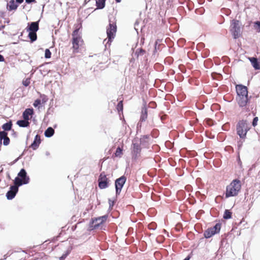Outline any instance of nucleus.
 <instances>
[{
	"label": "nucleus",
	"instance_id": "nucleus-6",
	"mask_svg": "<svg viewBox=\"0 0 260 260\" xmlns=\"http://www.w3.org/2000/svg\"><path fill=\"white\" fill-rule=\"evenodd\" d=\"M117 30V26L116 23L109 21V24L107 29V37L108 38V42H111L115 36Z\"/></svg>",
	"mask_w": 260,
	"mask_h": 260
},
{
	"label": "nucleus",
	"instance_id": "nucleus-39",
	"mask_svg": "<svg viewBox=\"0 0 260 260\" xmlns=\"http://www.w3.org/2000/svg\"><path fill=\"white\" fill-rule=\"evenodd\" d=\"M16 2L18 4H21L23 3V0H16Z\"/></svg>",
	"mask_w": 260,
	"mask_h": 260
},
{
	"label": "nucleus",
	"instance_id": "nucleus-42",
	"mask_svg": "<svg viewBox=\"0 0 260 260\" xmlns=\"http://www.w3.org/2000/svg\"><path fill=\"white\" fill-rule=\"evenodd\" d=\"M141 52H143V53H144V52H145V51H144V50H142V49H141Z\"/></svg>",
	"mask_w": 260,
	"mask_h": 260
},
{
	"label": "nucleus",
	"instance_id": "nucleus-14",
	"mask_svg": "<svg viewBox=\"0 0 260 260\" xmlns=\"http://www.w3.org/2000/svg\"><path fill=\"white\" fill-rule=\"evenodd\" d=\"M132 146V153L136 157L140 154L141 151V145L139 143H133Z\"/></svg>",
	"mask_w": 260,
	"mask_h": 260
},
{
	"label": "nucleus",
	"instance_id": "nucleus-25",
	"mask_svg": "<svg viewBox=\"0 0 260 260\" xmlns=\"http://www.w3.org/2000/svg\"><path fill=\"white\" fill-rule=\"evenodd\" d=\"M37 31H29L28 37L31 42L35 41L37 39Z\"/></svg>",
	"mask_w": 260,
	"mask_h": 260
},
{
	"label": "nucleus",
	"instance_id": "nucleus-23",
	"mask_svg": "<svg viewBox=\"0 0 260 260\" xmlns=\"http://www.w3.org/2000/svg\"><path fill=\"white\" fill-rule=\"evenodd\" d=\"M12 126V123L11 121H9V122H7L5 124H4L2 125V128L4 129L3 131H8L11 130Z\"/></svg>",
	"mask_w": 260,
	"mask_h": 260
},
{
	"label": "nucleus",
	"instance_id": "nucleus-41",
	"mask_svg": "<svg viewBox=\"0 0 260 260\" xmlns=\"http://www.w3.org/2000/svg\"><path fill=\"white\" fill-rule=\"evenodd\" d=\"M117 3H120L121 0H115Z\"/></svg>",
	"mask_w": 260,
	"mask_h": 260
},
{
	"label": "nucleus",
	"instance_id": "nucleus-5",
	"mask_svg": "<svg viewBox=\"0 0 260 260\" xmlns=\"http://www.w3.org/2000/svg\"><path fill=\"white\" fill-rule=\"evenodd\" d=\"M230 31L234 39L239 38L241 35L240 21L238 20L233 19L231 24Z\"/></svg>",
	"mask_w": 260,
	"mask_h": 260
},
{
	"label": "nucleus",
	"instance_id": "nucleus-40",
	"mask_svg": "<svg viewBox=\"0 0 260 260\" xmlns=\"http://www.w3.org/2000/svg\"><path fill=\"white\" fill-rule=\"evenodd\" d=\"M190 258V257L188 256L187 257H186L184 260H189Z\"/></svg>",
	"mask_w": 260,
	"mask_h": 260
},
{
	"label": "nucleus",
	"instance_id": "nucleus-1",
	"mask_svg": "<svg viewBox=\"0 0 260 260\" xmlns=\"http://www.w3.org/2000/svg\"><path fill=\"white\" fill-rule=\"evenodd\" d=\"M250 129V124L246 119L240 120L237 123L236 127V133L240 138V140L237 142L238 149H240L242 148L243 143L247 138V132Z\"/></svg>",
	"mask_w": 260,
	"mask_h": 260
},
{
	"label": "nucleus",
	"instance_id": "nucleus-34",
	"mask_svg": "<svg viewBox=\"0 0 260 260\" xmlns=\"http://www.w3.org/2000/svg\"><path fill=\"white\" fill-rule=\"evenodd\" d=\"M22 84L25 87L28 86L30 84V79L29 78H27L25 80H23L22 81Z\"/></svg>",
	"mask_w": 260,
	"mask_h": 260
},
{
	"label": "nucleus",
	"instance_id": "nucleus-17",
	"mask_svg": "<svg viewBox=\"0 0 260 260\" xmlns=\"http://www.w3.org/2000/svg\"><path fill=\"white\" fill-rule=\"evenodd\" d=\"M39 28V21L32 22L29 25L27 30L28 31H37Z\"/></svg>",
	"mask_w": 260,
	"mask_h": 260
},
{
	"label": "nucleus",
	"instance_id": "nucleus-8",
	"mask_svg": "<svg viewBox=\"0 0 260 260\" xmlns=\"http://www.w3.org/2000/svg\"><path fill=\"white\" fill-rule=\"evenodd\" d=\"M99 187L101 189H104L108 187V179L104 172L101 173L98 179Z\"/></svg>",
	"mask_w": 260,
	"mask_h": 260
},
{
	"label": "nucleus",
	"instance_id": "nucleus-31",
	"mask_svg": "<svg viewBox=\"0 0 260 260\" xmlns=\"http://www.w3.org/2000/svg\"><path fill=\"white\" fill-rule=\"evenodd\" d=\"M117 110L120 112V111H122L123 110V103H122V101H120L117 105Z\"/></svg>",
	"mask_w": 260,
	"mask_h": 260
},
{
	"label": "nucleus",
	"instance_id": "nucleus-13",
	"mask_svg": "<svg viewBox=\"0 0 260 260\" xmlns=\"http://www.w3.org/2000/svg\"><path fill=\"white\" fill-rule=\"evenodd\" d=\"M237 101L238 105L241 107H245L249 101L248 95L238 96Z\"/></svg>",
	"mask_w": 260,
	"mask_h": 260
},
{
	"label": "nucleus",
	"instance_id": "nucleus-16",
	"mask_svg": "<svg viewBox=\"0 0 260 260\" xmlns=\"http://www.w3.org/2000/svg\"><path fill=\"white\" fill-rule=\"evenodd\" d=\"M34 114V110L32 108H27L23 112L22 116L24 119L27 121L29 119V116Z\"/></svg>",
	"mask_w": 260,
	"mask_h": 260
},
{
	"label": "nucleus",
	"instance_id": "nucleus-43",
	"mask_svg": "<svg viewBox=\"0 0 260 260\" xmlns=\"http://www.w3.org/2000/svg\"><path fill=\"white\" fill-rule=\"evenodd\" d=\"M106 2V0H105V2Z\"/></svg>",
	"mask_w": 260,
	"mask_h": 260
},
{
	"label": "nucleus",
	"instance_id": "nucleus-4",
	"mask_svg": "<svg viewBox=\"0 0 260 260\" xmlns=\"http://www.w3.org/2000/svg\"><path fill=\"white\" fill-rule=\"evenodd\" d=\"M29 178L26 175V172L24 169H22L16 177L14 183L17 186H21L23 184H27L29 182Z\"/></svg>",
	"mask_w": 260,
	"mask_h": 260
},
{
	"label": "nucleus",
	"instance_id": "nucleus-18",
	"mask_svg": "<svg viewBox=\"0 0 260 260\" xmlns=\"http://www.w3.org/2000/svg\"><path fill=\"white\" fill-rule=\"evenodd\" d=\"M2 140H3V144L5 146L8 145L10 143V140L8 137V133L5 131H1Z\"/></svg>",
	"mask_w": 260,
	"mask_h": 260
},
{
	"label": "nucleus",
	"instance_id": "nucleus-35",
	"mask_svg": "<svg viewBox=\"0 0 260 260\" xmlns=\"http://www.w3.org/2000/svg\"><path fill=\"white\" fill-rule=\"evenodd\" d=\"M258 121V118L257 117H255L252 121V125L253 127L256 126L257 125V122Z\"/></svg>",
	"mask_w": 260,
	"mask_h": 260
},
{
	"label": "nucleus",
	"instance_id": "nucleus-9",
	"mask_svg": "<svg viewBox=\"0 0 260 260\" xmlns=\"http://www.w3.org/2000/svg\"><path fill=\"white\" fill-rule=\"evenodd\" d=\"M126 180V178L124 176H122L116 180L115 184L116 194L120 193Z\"/></svg>",
	"mask_w": 260,
	"mask_h": 260
},
{
	"label": "nucleus",
	"instance_id": "nucleus-27",
	"mask_svg": "<svg viewBox=\"0 0 260 260\" xmlns=\"http://www.w3.org/2000/svg\"><path fill=\"white\" fill-rule=\"evenodd\" d=\"M122 151H123V149L122 148H121L120 147H118L116 150V152H115L114 153V156L115 157H121L123 153H122Z\"/></svg>",
	"mask_w": 260,
	"mask_h": 260
},
{
	"label": "nucleus",
	"instance_id": "nucleus-20",
	"mask_svg": "<svg viewBox=\"0 0 260 260\" xmlns=\"http://www.w3.org/2000/svg\"><path fill=\"white\" fill-rule=\"evenodd\" d=\"M250 61L251 62L253 67L255 70L260 69V64L257 60V59L255 57H250L249 58Z\"/></svg>",
	"mask_w": 260,
	"mask_h": 260
},
{
	"label": "nucleus",
	"instance_id": "nucleus-21",
	"mask_svg": "<svg viewBox=\"0 0 260 260\" xmlns=\"http://www.w3.org/2000/svg\"><path fill=\"white\" fill-rule=\"evenodd\" d=\"M17 124L20 127H25L29 125V122L25 119L18 120L16 122Z\"/></svg>",
	"mask_w": 260,
	"mask_h": 260
},
{
	"label": "nucleus",
	"instance_id": "nucleus-7",
	"mask_svg": "<svg viewBox=\"0 0 260 260\" xmlns=\"http://www.w3.org/2000/svg\"><path fill=\"white\" fill-rule=\"evenodd\" d=\"M221 228V224L219 223H216L214 226L208 229L204 233L206 238H209L212 236L219 232Z\"/></svg>",
	"mask_w": 260,
	"mask_h": 260
},
{
	"label": "nucleus",
	"instance_id": "nucleus-2",
	"mask_svg": "<svg viewBox=\"0 0 260 260\" xmlns=\"http://www.w3.org/2000/svg\"><path fill=\"white\" fill-rule=\"evenodd\" d=\"M241 188V181L238 179L233 180L231 183L226 186L225 193V198L237 196Z\"/></svg>",
	"mask_w": 260,
	"mask_h": 260
},
{
	"label": "nucleus",
	"instance_id": "nucleus-3",
	"mask_svg": "<svg viewBox=\"0 0 260 260\" xmlns=\"http://www.w3.org/2000/svg\"><path fill=\"white\" fill-rule=\"evenodd\" d=\"M82 28L81 23L78 24L72 33V44L74 52H78L80 43L83 42L80 30Z\"/></svg>",
	"mask_w": 260,
	"mask_h": 260
},
{
	"label": "nucleus",
	"instance_id": "nucleus-30",
	"mask_svg": "<svg viewBox=\"0 0 260 260\" xmlns=\"http://www.w3.org/2000/svg\"><path fill=\"white\" fill-rule=\"evenodd\" d=\"M51 56V52L49 49H46L45 51V57L46 58H50Z\"/></svg>",
	"mask_w": 260,
	"mask_h": 260
},
{
	"label": "nucleus",
	"instance_id": "nucleus-15",
	"mask_svg": "<svg viewBox=\"0 0 260 260\" xmlns=\"http://www.w3.org/2000/svg\"><path fill=\"white\" fill-rule=\"evenodd\" d=\"M40 143H41L40 136L38 135H37L35 137V139L33 143L30 146V147H31L33 150H36L38 148Z\"/></svg>",
	"mask_w": 260,
	"mask_h": 260
},
{
	"label": "nucleus",
	"instance_id": "nucleus-33",
	"mask_svg": "<svg viewBox=\"0 0 260 260\" xmlns=\"http://www.w3.org/2000/svg\"><path fill=\"white\" fill-rule=\"evenodd\" d=\"M41 104H44L46 103V102L47 101L48 99L47 98V96L45 95H41Z\"/></svg>",
	"mask_w": 260,
	"mask_h": 260
},
{
	"label": "nucleus",
	"instance_id": "nucleus-19",
	"mask_svg": "<svg viewBox=\"0 0 260 260\" xmlns=\"http://www.w3.org/2000/svg\"><path fill=\"white\" fill-rule=\"evenodd\" d=\"M18 7L14 0H10L7 5V8L9 11L16 10Z\"/></svg>",
	"mask_w": 260,
	"mask_h": 260
},
{
	"label": "nucleus",
	"instance_id": "nucleus-28",
	"mask_svg": "<svg viewBox=\"0 0 260 260\" xmlns=\"http://www.w3.org/2000/svg\"><path fill=\"white\" fill-rule=\"evenodd\" d=\"M232 217V212L229 210H225L223 214V218L225 219H230Z\"/></svg>",
	"mask_w": 260,
	"mask_h": 260
},
{
	"label": "nucleus",
	"instance_id": "nucleus-10",
	"mask_svg": "<svg viewBox=\"0 0 260 260\" xmlns=\"http://www.w3.org/2000/svg\"><path fill=\"white\" fill-rule=\"evenodd\" d=\"M108 218V215H104L92 220L94 229H97L101 224L105 222Z\"/></svg>",
	"mask_w": 260,
	"mask_h": 260
},
{
	"label": "nucleus",
	"instance_id": "nucleus-12",
	"mask_svg": "<svg viewBox=\"0 0 260 260\" xmlns=\"http://www.w3.org/2000/svg\"><path fill=\"white\" fill-rule=\"evenodd\" d=\"M236 91L238 96L248 95V90L246 86L238 85L236 86Z\"/></svg>",
	"mask_w": 260,
	"mask_h": 260
},
{
	"label": "nucleus",
	"instance_id": "nucleus-37",
	"mask_svg": "<svg viewBox=\"0 0 260 260\" xmlns=\"http://www.w3.org/2000/svg\"><path fill=\"white\" fill-rule=\"evenodd\" d=\"M26 3L29 4L32 2H35V0H25Z\"/></svg>",
	"mask_w": 260,
	"mask_h": 260
},
{
	"label": "nucleus",
	"instance_id": "nucleus-26",
	"mask_svg": "<svg viewBox=\"0 0 260 260\" xmlns=\"http://www.w3.org/2000/svg\"><path fill=\"white\" fill-rule=\"evenodd\" d=\"M147 118V111L146 109H144L142 111V114L140 118L141 121H144Z\"/></svg>",
	"mask_w": 260,
	"mask_h": 260
},
{
	"label": "nucleus",
	"instance_id": "nucleus-11",
	"mask_svg": "<svg viewBox=\"0 0 260 260\" xmlns=\"http://www.w3.org/2000/svg\"><path fill=\"white\" fill-rule=\"evenodd\" d=\"M18 186L14 184V185L10 187V190L6 194V197L8 200H12L15 197L18 191Z\"/></svg>",
	"mask_w": 260,
	"mask_h": 260
},
{
	"label": "nucleus",
	"instance_id": "nucleus-32",
	"mask_svg": "<svg viewBox=\"0 0 260 260\" xmlns=\"http://www.w3.org/2000/svg\"><path fill=\"white\" fill-rule=\"evenodd\" d=\"M254 27L255 29L260 32V21H256L254 23Z\"/></svg>",
	"mask_w": 260,
	"mask_h": 260
},
{
	"label": "nucleus",
	"instance_id": "nucleus-24",
	"mask_svg": "<svg viewBox=\"0 0 260 260\" xmlns=\"http://www.w3.org/2000/svg\"><path fill=\"white\" fill-rule=\"evenodd\" d=\"M96 6L98 9H103L105 7V0H96Z\"/></svg>",
	"mask_w": 260,
	"mask_h": 260
},
{
	"label": "nucleus",
	"instance_id": "nucleus-22",
	"mask_svg": "<svg viewBox=\"0 0 260 260\" xmlns=\"http://www.w3.org/2000/svg\"><path fill=\"white\" fill-rule=\"evenodd\" d=\"M54 130L51 127H48L45 132V136L46 137H50L53 135Z\"/></svg>",
	"mask_w": 260,
	"mask_h": 260
},
{
	"label": "nucleus",
	"instance_id": "nucleus-38",
	"mask_svg": "<svg viewBox=\"0 0 260 260\" xmlns=\"http://www.w3.org/2000/svg\"><path fill=\"white\" fill-rule=\"evenodd\" d=\"M5 60V58L3 55L0 54V61H4Z\"/></svg>",
	"mask_w": 260,
	"mask_h": 260
},
{
	"label": "nucleus",
	"instance_id": "nucleus-29",
	"mask_svg": "<svg viewBox=\"0 0 260 260\" xmlns=\"http://www.w3.org/2000/svg\"><path fill=\"white\" fill-rule=\"evenodd\" d=\"M41 104V99H37L35 101L34 104H33V106L35 107H38L39 108H40L39 106Z\"/></svg>",
	"mask_w": 260,
	"mask_h": 260
},
{
	"label": "nucleus",
	"instance_id": "nucleus-36",
	"mask_svg": "<svg viewBox=\"0 0 260 260\" xmlns=\"http://www.w3.org/2000/svg\"><path fill=\"white\" fill-rule=\"evenodd\" d=\"M69 252L67 251L65 254H63L61 257H60V260H64L69 254Z\"/></svg>",
	"mask_w": 260,
	"mask_h": 260
}]
</instances>
